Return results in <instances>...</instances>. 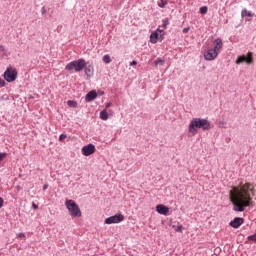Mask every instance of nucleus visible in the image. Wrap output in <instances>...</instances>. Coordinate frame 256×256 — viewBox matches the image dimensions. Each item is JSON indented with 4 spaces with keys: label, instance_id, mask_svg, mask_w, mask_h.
I'll use <instances>...</instances> for the list:
<instances>
[{
    "label": "nucleus",
    "instance_id": "11",
    "mask_svg": "<svg viewBox=\"0 0 256 256\" xmlns=\"http://www.w3.org/2000/svg\"><path fill=\"white\" fill-rule=\"evenodd\" d=\"M245 223V220L241 217H235L230 223V227H233L234 229H239Z\"/></svg>",
    "mask_w": 256,
    "mask_h": 256
},
{
    "label": "nucleus",
    "instance_id": "25",
    "mask_svg": "<svg viewBox=\"0 0 256 256\" xmlns=\"http://www.w3.org/2000/svg\"><path fill=\"white\" fill-rule=\"evenodd\" d=\"M168 25H169V20L164 19V20L162 21V27H164V29H165V28H167Z\"/></svg>",
    "mask_w": 256,
    "mask_h": 256
},
{
    "label": "nucleus",
    "instance_id": "10",
    "mask_svg": "<svg viewBox=\"0 0 256 256\" xmlns=\"http://www.w3.org/2000/svg\"><path fill=\"white\" fill-rule=\"evenodd\" d=\"M85 75L88 77V79H91L93 77V73H95V68L93 67V64L89 62H85Z\"/></svg>",
    "mask_w": 256,
    "mask_h": 256
},
{
    "label": "nucleus",
    "instance_id": "16",
    "mask_svg": "<svg viewBox=\"0 0 256 256\" xmlns=\"http://www.w3.org/2000/svg\"><path fill=\"white\" fill-rule=\"evenodd\" d=\"M100 119H102V121H107V119H109V113L107 112V109H104L100 112Z\"/></svg>",
    "mask_w": 256,
    "mask_h": 256
},
{
    "label": "nucleus",
    "instance_id": "22",
    "mask_svg": "<svg viewBox=\"0 0 256 256\" xmlns=\"http://www.w3.org/2000/svg\"><path fill=\"white\" fill-rule=\"evenodd\" d=\"M67 105H68V107H73V108H75V107H77V102H76V101H73V100H69V101L67 102Z\"/></svg>",
    "mask_w": 256,
    "mask_h": 256
},
{
    "label": "nucleus",
    "instance_id": "4",
    "mask_svg": "<svg viewBox=\"0 0 256 256\" xmlns=\"http://www.w3.org/2000/svg\"><path fill=\"white\" fill-rule=\"evenodd\" d=\"M83 69H85V59L74 60L65 66L66 71H75L76 73H81Z\"/></svg>",
    "mask_w": 256,
    "mask_h": 256
},
{
    "label": "nucleus",
    "instance_id": "21",
    "mask_svg": "<svg viewBox=\"0 0 256 256\" xmlns=\"http://www.w3.org/2000/svg\"><path fill=\"white\" fill-rule=\"evenodd\" d=\"M201 15H206L207 11H209V8L207 6H202L199 9Z\"/></svg>",
    "mask_w": 256,
    "mask_h": 256
},
{
    "label": "nucleus",
    "instance_id": "29",
    "mask_svg": "<svg viewBox=\"0 0 256 256\" xmlns=\"http://www.w3.org/2000/svg\"><path fill=\"white\" fill-rule=\"evenodd\" d=\"M45 13H47V8H45V6H43V7L41 8V14H42V15H45Z\"/></svg>",
    "mask_w": 256,
    "mask_h": 256
},
{
    "label": "nucleus",
    "instance_id": "6",
    "mask_svg": "<svg viewBox=\"0 0 256 256\" xmlns=\"http://www.w3.org/2000/svg\"><path fill=\"white\" fill-rule=\"evenodd\" d=\"M241 63H246L247 65H251L253 63V53L248 52V54L245 55H240L236 59V65H241Z\"/></svg>",
    "mask_w": 256,
    "mask_h": 256
},
{
    "label": "nucleus",
    "instance_id": "20",
    "mask_svg": "<svg viewBox=\"0 0 256 256\" xmlns=\"http://www.w3.org/2000/svg\"><path fill=\"white\" fill-rule=\"evenodd\" d=\"M168 3L169 2L167 0H160V3H158V7H160L161 9H165Z\"/></svg>",
    "mask_w": 256,
    "mask_h": 256
},
{
    "label": "nucleus",
    "instance_id": "32",
    "mask_svg": "<svg viewBox=\"0 0 256 256\" xmlns=\"http://www.w3.org/2000/svg\"><path fill=\"white\" fill-rule=\"evenodd\" d=\"M47 189H49V184H45V185L43 186V190H44V191H47Z\"/></svg>",
    "mask_w": 256,
    "mask_h": 256
},
{
    "label": "nucleus",
    "instance_id": "1",
    "mask_svg": "<svg viewBox=\"0 0 256 256\" xmlns=\"http://www.w3.org/2000/svg\"><path fill=\"white\" fill-rule=\"evenodd\" d=\"M251 193H253V185L246 183L240 188L235 187L234 192H231V201L233 203V211L243 213L245 207L251 205Z\"/></svg>",
    "mask_w": 256,
    "mask_h": 256
},
{
    "label": "nucleus",
    "instance_id": "17",
    "mask_svg": "<svg viewBox=\"0 0 256 256\" xmlns=\"http://www.w3.org/2000/svg\"><path fill=\"white\" fill-rule=\"evenodd\" d=\"M154 65H155V67H157V66H159V65L163 66V65H165V60L162 59V58H157V59L154 61Z\"/></svg>",
    "mask_w": 256,
    "mask_h": 256
},
{
    "label": "nucleus",
    "instance_id": "19",
    "mask_svg": "<svg viewBox=\"0 0 256 256\" xmlns=\"http://www.w3.org/2000/svg\"><path fill=\"white\" fill-rule=\"evenodd\" d=\"M102 61L104 63H106L107 65H109V63H111V56H109L108 54L104 55L103 58H102Z\"/></svg>",
    "mask_w": 256,
    "mask_h": 256
},
{
    "label": "nucleus",
    "instance_id": "7",
    "mask_svg": "<svg viewBox=\"0 0 256 256\" xmlns=\"http://www.w3.org/2000/svg\"><path fill=\"white\" fill-rule=\"evenodd\" d=\"M122 221H125V216H123V214H115L114 216L106 218L104 223H106V225H113L115 223H121Z\"/></svg>",
    "mask_w": 256,
    "mask_h": 256
},
{
    "label": "nucleus",
    "instance_id": "3",
    "mask_svg": "<svg viewBox=\"0 0 256 256\" xmlns=\"http://www.w3.org/2000/svg\"><path fill=\"white\" fill-rule=\"evenodd\" d=\"M65 207L68 209L69 215L72 219H76V217H81V208L79 205L74 202V200H66Z\"/></svg>",
    "mask_w": 256,
    "mask_h": 256
},
{
    "label": "nucleus",
    "instance_id": "12",
    "mask_svg": "<svg viewBox=\"0 0 256 256\" xmlns=\"http://www.w3.org/2000/svg\"><path fill=\"white\" fill-rule=\"evenodd\" d=\"M214 48L212 50L216 51V53H221V49H223V39L216 38L213 42Z\"/></svg>",
    "mask_w": 256,
    "mask_h": 256
},
{
    "label": "nucleus",
    "instance_id": "26",
    "mask_svg": "<svg viewBox=\"0 0 256 256\" xmlns=\"http://www.w3.org/2000/svg\"><path fill=\"white\" fill-rule=\"evenodd\" d=\"M7 157V153H0V163Z\"/></svg>",
    "mask_w": 256,
    "mask_h": 256
},
{
    "label": "nucleus",
    "instance_id": "31",
    "mask_svg": "<svg viewBox=\"0 0 256 256\" xmlns=\"http://www.w3.org/2000/svg\"><path fill=\"white\" fill-rule=\"evenodd\" d=\"M182 32L183 33H189V27L183 28Z\"/></svg>",
    "mask_w": 256,
    "mask_h": 256
},
{
    "label": "nucleus",
    "instance_id": "38",
    "mask_svg": "<svg viewBox=\"0 0 256 256\" xmlns=\"http://www.w3.org/2000/svg\"><path fill=\"white\" fill-rule=\"evenodd\" d=\"M16 189H17V191H19L20 189H21V186H16Z\"/></svg>",
    "mask_w": 256,
    "mask_h": 256
},
{
    "label": "nucleus",
    "instance_id": "23",
    "mask_svg": "<svg viewBox=\"0 0 256 256\" xmlns=\"http://www.w3.org/2000/svg\"><path fill=\"white\" fill-rule=\"evenodd\" d=\"M176 233H183V225L179 224L175 227Z\"/></svg>",
    "mask_w": 256,
    "mask_h": 256
},
{
    "label": "nucleus",
    "instance_id": "8",
    "mask_svg": "<svg viewBox=\"0 0 256 256\" xmlns=\"http://www.w3.org/2000/svg\"><path fill=\"white\" fill-rule=\"evenodd\" d=\"M95 151H97V149L90 143L82 148V155H84V157H89L90 155H93Z\"/></svg>",
    "mask_w": 256,
    "mask_h": 256
},
{
    "label": "nucleus",
    "instance_id": "5",
    "mask_svg": "<svg viewBox=\"0 0 256 256\" xmlns=\"http://www.w3.org/2000/svg\"><path fill=\"white\" fill-rule=\"evenodd\" d=\"M5 81L7 83H13L17 79V70L13 69L12 67H8L3 75Z\"/></svg>",
    "mask_w": 256,
    "mask_h": 256
},
{
    "label": "nucleus",
    "instance_id": "28",
    "mask_svg": "<svg viewBox=\"0 0 256 256\" xmlns=\"http://www.w3.org/2000/svg\"><path fill=\"white\" fill-rule=\"evenodd\" d=\"M6 83L5 81L3 80V78H0V88L1 87H5Z\"/></svg>",
    "mask_w": 256,
    "mask_h": 256
},
{
    "label": "nucleus",
    "instance_id": "18",
    "mask_svg": "<svg viewBox=\"0 0 256 256\" xmlns=\"http://www.w3.org/2000/svg\"><path fill=\"white\" fill-rule=\"evenodd\" d=\"M241 15L242 17H253V13L247 11V9L242 10Z\"/></svg>",
    "mask_w": 256,
    "mask_h": 256
},
{
    "label": "nucleus",
    "instance_id": "30",
    "mask_svg": "<svg viewBox=\"0 0 256 256\" xmlns=\"http://www.w3.org/2000/svg\"><path fill=\"white\" fill-rule=\"evenodd\" d=\"M4 204L5 200H3V198L0 197V209L3 207Z\"/></svg>",
    "mask_w": 256,
    "mask_h": 256
},
{
    "label": "nucleus",
    "instance_id": "35",
    "mask_svg": "<svg viewBox=\"0 0 256 256\" xmlns=\"http://www.w3.org/2000/svg\"><path fill=\"white\" fill-rule=\"evenodd\" d=\"M32 207H33V209H39V206L35 203H32Z\"/></svg>",
    "mask_w": 256,
    "mask_h": 256
},
{
    "label": "nucleus",
    "instance_id": "13",
    "mask_svg": "<svg viewBox=\"0 0 256 256\" xmlns=\"http://www.w3.org/2000/svg\"><path fill=\"white\" fill-rule=\"evenodd\" d=\"M156 211L160 215H168L169 214V207H167L163 204H160V205L156 206Z\"/></svg>",
    "mask_w": 256,
    "mask_h": 256
},
{
    "label": "nucleus",
    "instance_id": "14",
    "mask_svg": "<svg viewBox=\"0 0 256 256\" xmlns=\"http://www.w3.org/2000/svg\"><path fill=\"white\" fill-rule=\"evenodd\" d=\"M94 99H97V91L95 90L88 92L85 96L86 103H91V101H94Z\"/></svg>",
    "mask_w": 256,
    "mask_h": 256
},
{
    "label": "nucleus",
    "instance_id": "37",
    "mask_svg": "<svg viewBox=\"0 0 256 256\" xmlns=\"http://www.w3.org/2000/svg\"><path fill=\"white\" fill-rule=\"evenodd\" d=\"M17 237H25V233H20L17 235Z\"/></svg>",
    "mask_w": 256,
    "mask_h": 256
},
{
    "label": "nucleus",
    "instance_id": "33",
    "mask_svg": "<svg viewBox=\"0 0 256 256\" xmlns=\"http://www.w3.org/2000/svg\"><path fill=\"white\" fill-rule=\"evenodd\" d=\"M0 52H5V47L3 45H0Z\"/></svg>",
    "mask_w": 256,
    "mask_h": 256
},
{
    "label": "nucleus",
    "instance_id": "2",
    "mask_svg": "<svg viewBox=\"0 0 256 256\" xmlns=\"http://www.w3.org/2000/svg\"><path fill=\"white\" fill-rule=\"evenodd\" d=\"M199 129H202V131H209L211 129V122L205 118H193L188 125L189 133L197 135Z\"/></svg>",
    "mask_w": 256,
    "mask_h": 256
},
{
    "label": "nucleus",
    "instance_id": "34",
    "mask_svg": "<svg viewBox=\"0 0 256 256\" xmlns=\"http://www.w3.org/2000/svg\"><path fill=\"white\" fill-rule=\"evenodd\" d=\"M133 65H137V61H132V62H130V67H133Z\"/></svg>",
    "mask_w": 256,
    "mask_h": 256
},
{
    "label": "nucleus",
    "instance_id": "36",
    "mask_svg": "<svg viewBox=\"0 0 256 256\" xmlns=\"http://www.w3.org/2000/svg\"><path fill=\"white\" fill-rule=\"evenodd\" d=\"M105 107L106 109H109V107H111V102L106 103Z\"/></svg>",
    "mask_w": 256,
    "mask_h": 256
},
{
    "label": "nucleus",
    "instance_id": "15",
    "mask_svg": "<svg viewBox=\"0 0 256 256\" xmlns=\"http://www.w3.org/2000/svg\"><path fill=\"white\" fill-rule=\"evenodd\" d=\"M157 41H159V33L157 31L152 32L150 35V42L155 44Z\"/></svg>",
    "mask_w": 256,
    "mask_h": 256
},
{
    "label": "nucleus",
    "instance_id": "24",
    "mask_svg": "<svg viewBox=\"0 0 256 256\" xmlns=\"http://www.w3.org/2000/svg\"><path fill=\"white\" fill-rule=\"evenodd\" d=\"M248 241H254L256 243V233L248 236Z\"/></svg>",
    "mask_w": 256,
    "mask_h": 256
},
{
    "label": "nucleus",
    "instance_id": "9",
    "mask_svg": "<svg viewBox=\"0 0 256 256\" xmlns=\"http://www.w3.org/2000/svg\"><path fill=\"white\" fill-rule=\"evenodd\" d=\"M218 56V52L213 49H209L204 53V58L206 59V61H215Z\"/></svg>",
    "mask_w": 256,
    "mask_h": 256
},
{
    "label": "nucleus",
    "instance_id": "27",
    "mask_svg": "<svg viewBox=\"0 0 256 256\" xmlns=\"http://www.w3.org/2000/svg\"><path fill=\"white\" fill-rule=\"evenodd\" d=\"M67 137V134H61L59 136V141H65V138Z\"/></svg>",
    "mask_w": 256,
    "mask_h": 256
}]
</instances>
